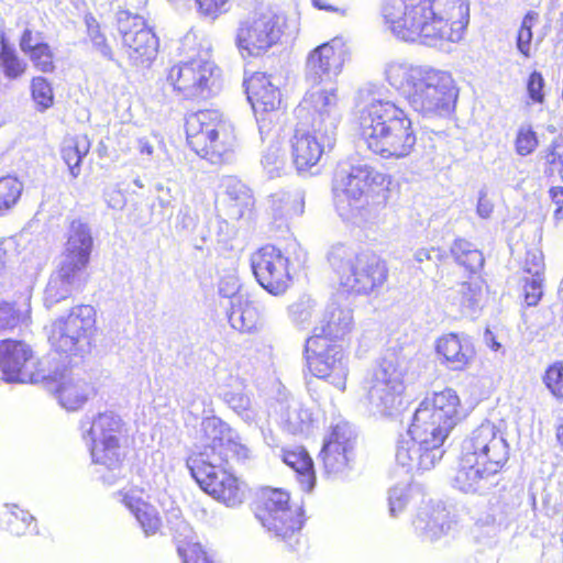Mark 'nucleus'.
Returning <instances> with one entry per match:
<instances>
[{"label": "nucleus", "mask_w": 563, "mask_h": 563, "mask_svg": "<svg viewBox=\"0 0 563 563\" xmlns=\"http://www.w3.org/2000/svg\"><path fill=\"white\" fill-rule=\"evenodd\" d=\"M203 445L186 460V466L199 487L229 507L243 500L239 478L229 471V461L249 459L250 450L241 442L239 433L227 422L212 416L200 423Z\"/></svg>", "instance_id": "f257e3e1"}, {"label": "nucleus", "mask_w": 563, "mask_h": 563, "mask_svg": "<svg viewBox=\"0 0 563 563\" xmlns=\"http://www.w3.org/2000/svg\"><path fill=\"white\" fill-rule=\"evenodd\" d=\"M382 13L397 38L427 46L459 42L470 21L467 0H385Z\"/></svg>", "instance_id": "f03ea898"}, {"label": "nucleus", "mask_w": 563, "mask_h": 563, "mask_svg": "<svg viewBox=\"0 0 563 563\" xmlns=\"http://www.w3.org/2000/svg\"><path fill=\"white\" fill-rule=\"evenodd\" d=\"M295 113L298 122L290 140L291 157L297 170L305 172L335 144L340 121L335 90L307 92Z\"/></svg>", "instance_id": "7ed1b4c3"}, {"label": "nucleus", "mask_w": 563, "mask_h": 563, "mask_svg": "<svg viewBox=\"0 0 563 563\" xmlns=\"http://www.w3.org/2000/svg\"><path fill=\"white\" fill-rule=\"evenodd\" d=\"M385 75L388 84L421 115L448 117L454 111L459 89L449 71L393 60L386 65Z\"/></svg>", "instance_id": "20e7f679"}, {"label": "nucleus", "mask_w": 563, "mask_h": 563, "mask_svg": "<svg viewBox=\"0 0 563 563\" xmlns=\"http://www.w3.org/2000/svg\"><path fill=\"white\" fill-rule=\"evenodd\" d=\"M362 140L386 159L409 157L416 150L417 131L409 114L395 102L372 99L358 113Z\"/></svg>", "instance_id": "39448f33"}, {"label": "nucleus", "mask_w": 563, "mask_h": 563, "mask_svg": "<svg viewBox=\"0 0 563 563\" xmlns=\"http://www.w3.org/2000/svg\"><path fill=\"white\" fill-rule=\"evenodd\" d=\"M386 176L367 165H342L333 179V201L344 221L375 220L387 203Z\"/></svg>", "instance_id": "423d86ee"}, {"label": "nucleus", "mask_w": 563, "mask_h": 563, "mask_svg": "<svg viewBox=\"0 0 563 563\" xmlns=\"http://www.w3.org/2000/svg\"><path fill=\"white\" fill-rule=\"evenodd\" d=\"M81 438L89 449L92 463L104 467L108 474H101V481L113 485L122 476V453L120 438L123 422L114 411L86 413L79 422Z\"/></svg>", "instance_id": "0eeeda50"}, {"label": "nucleus", "mask_w": 563, "mask_h": 563, "mask_svg": "<svg viewBox=\"0 0 563 563\" xmlns=\"http://www.w3.org/2000/svg\"><path fill=\"white\" fill-rule=\"evenodd\" d=\"M328 262L347 292L367 295L387 279L385 262L373 252L358 253L345 244H335L328 253Z\"/></svg>", "instance_id": "6e6552de"}, {"label": "nucleus", "mask_w": 563, "mask_h": 563, "mask_svg": "<svg viewBox=\"0 0 563 563\" xmlns=\"http://www.w3.org/2000/svg\"><path fill=\"white\" fill-rule=\"evenodd\" d=\"M188 145L211 164L228 163L233 157L235 135L233 125L218 110L191 113L186 119Z\"/></svg>", "instance_id": "1a4fd4ad"}, {"label": "nucleus", "mask_w": 563, "mask_h": 563, "mask_svg": "<svg viewBox=\"0 0 563 563\" xmlns=\"http://www.w3.org/2000/svg\"><path fill=\"white\" fill-rule=\"evenodd\" d=\"M95 330L96 310L90 305H78L67 316L52 322L48 343L52 350L65 358H82L90 352Z\"/></svg>", "instance_id": "9d476101"}, {"label": "nucleus", "mask_w": 563, "mask_h": 563, "mask_svg": "<svg viewBox=\"0 0 563 563\" xmlns=\"http://www.w3.org/2000/svg\"><path fill=\"white\" fill-rule=\"evenodd\" d=\"M405 369L395 354L384 356L364 380L366 405L374 416H391L401 405Z\"/></svg>", "instance_id": "9b49d317"}, {"label": "nucleus", "mask_w": 563, "mask_h": 563, "mask_svg": "<svg viewBox=\"0 0 563 563\" xmlns=\"http://www.w3.org/2000/svg\"><path fill=\"white\" fill-rule=\"evenodd\" d=\"M254 514L268 533L294 548V542L298 541L303 518L301 508L290 507L287 492L277 488L262 492Z\"/></svg>", "instance_id": "f8f14e48"}, {"label": "nucleus", "mask_w": 563, "mask_h": 563, "mask_svg": "<svg viewBox=\"0 0 563 563\" xmlns=\"http://www.w3.org/2000/svg\"><path fill=\"white\" fill-rule=\"evenodd\" d=\"M282 36L280 19L272 11H253L242 16L235 30L234 44L242 58L258 57Z\"/></svg>", "instance_id": "ddd939ff"}, {"label": "nucleus", "mask_w": 563, "mask_h": 563, "mask_svg": "<svg viewBox=\"0 0 563 563\" xmlns=\"http://www.w3.org/2000/svg\"><path fill=\"white\" fill-rule=\"evenodd\" d=\"M461 402L456 391L445 388L426 398L416 409L412 422L428 430L437 441H445L451 430L462 419Z\"/></svg>", "instance_id": "4468645a"}, {"label": "nucleus", "mask_w": 563, "mask_h": 563, "mask_svg": "<svg viewBox=\"0 0 563 563\" xmlns=\"http://www.w3.org/2000/svg\"><path fill=\"white\" fill-rule=\"evenodd\" d=\"M443 443V441L435 442V437L428 430L411 422L407 433L398 440L396 462L407 472L429 471L442 459Z\"/></svg>", "instance_id": "2eb2a0df"}, {"label": "nucleus", "mask_w": 563, "mask_h": 563, "mask_svg": "<svg viewBox=\"0 0 563 563\" xmlns=\"http://www.w3.org/2000/svg\"><path fill=\"white\" fill-rule=\"evenodd\" d=\"M35 364L32 349L23 341L12 339L0 341V380L8 384L57 382V373L37 369Z\"/></svg>", "instance_id": "dca6fc26"}, {"label": "nucleus", "mask_w": 563, "mask_h": 563, "mask_svg": "<svg viewBox=\"0 0 563 563\" xmlns=\"http://www.w3.org/2000/svg\"><path fill=\"white\" fill-rule=\"evenodd\" d=\"M303 355L309 371L318 378L329 379L338 389H345L347 377L343 347L327 338L310 336L306 340Z\"/></svg>", "instance_id": "f3484780"}, {"label": "nucleus", "mask_w": 563, "mask_h": 563, "mask_svg": "<svg viewBox=\"0 0 563 563\" xmlns=\"http://www.w3.org/2000/svg\"><path fill=\"white\" fill-rule=\"evenodd\" d=\"M220 75V69L210 58L179 60L167 75V81L185 98H208Z\"/></svg>", "instance_id": "a211bd4d"}, {"label": "nucleus", "mask_w": 563, "mask_h": 563, "mask_svg": "<svg viewBox=\"0 0 563 563\" xmlns=\"http://www.w3.org/2000/svg\"><path fill=\"white\" fill-rule=\"evenodd\" d=\"M461 451L499 472L509 459V444L505 434L490 421L473 429L462 441Z\"/></svg>", "instance_id": "6ab92c4d"}, {"label": "nucleus", "mask_w": 563, "mask_h": 563, "mask_svg": "<svg viewBox=\"0 0 563 563\" xmlns=\"http://www.w3.org/2000/svg\"><path fill=\"white\" fill-rule=\"evenodd\" d=\"M355 443L356 433L349 422L342 421L332 428L320 452L328 478L344 479L350 475L355 459Z\"/></svg>", "instance_id": "aec40b11"}, {"label": "nucleus", "mask_w": 563, "mask_h": 563, "mask_svg": "<svg viewBox=\"0 0 563 563\" xmlns=\"http://www.w3.org/2000/svg\"><path fill=\"white\" fill-rule=\"evenodd\" d=\"M250 262L256 282L267 292L279 296L289 288V258L280 249L266 244L251 255Z\"/></svg>", "instance_id": "412c9836"}, {"label": "nucleus", "mask_w": 563, "mask_h": 563, "mask_svg": "<svg viewBox=\"0 0 563 563\" xmlns=\"http://www.w3.org/2000/svg\"><path fill=\"white\" fill-rule=\"evenodd\" d=\"M117 25L130 64L148 68L156 58L158 38L146 25L144 16H134V21L129 22V14L121 13Z\"/></svg>", "instance_id": "4be33fe9"}, {"label": "nucleus", "mask_w": 563, "mask_h": 563, "mask_svg": "<svg viewBox=\"0 0 563 563\" xmlns=\"http://www.w3.org/2000/svg\"><path fill=\"white\" fill-rule=\"evenodd\" d=\"M346 47L342 37H334L311 49L305 62V80L314 87L331 82L342 71Z\"/></svg>", "instance_id": "5701e85b"}, {"label": "nucleus", "mask_w": 563, "mask_h": 563, "mask_svg": "<svg viewBox=\"0 0 563 563\" xmlns=\"http://www.w3.org/2000/svg\"><path fill=\"white\" fill-rule=\"evenodd\" d=\"M499 471L479 463L476 457L461 451L453 486L466 494L484 495L497 485Z\"/></svg>", "instance_id": "b1692460"}, {"label": "nucleus", "mask_w": 563, "mask_h": 563, "mask_svg": "<svg viewBox=\"0 0 563 563\" xmlns=\"http://www.w3.org/2000/svg\"><path fill=\"white\" fill-rule=\"evenodd\" d=\"M454 523L450 510L441 501H430L418 510L412 526L423 542H434L446 536Z\"/></svg>", "instance_id": "393cba45"}, {"label": "nucleus", "mask_w": 563, "mask_h": 563, "mask_svg": "<svg viewBox=\"0 0 563 563\" xmlns=\"http://www.w3.org/2000/svg\"><path fill=\"white\" fill-rule=\"evenodd\" d=\"M66 243L60 262L77 269L86 271L93 249V236L90 225L81 219L69 223Z\"/></svg>", "instance_id": "a878e982"}, {"label": "nucleus", "mask_w": 563, "mask_h": 563, "mask_svg": "<svg viewBox=\"0 0 563 563\" xmlns=\"http://www.w3.org/2000/svg\"><path fill=\"white\" fill-rule=\"evenodd\" d=\"M247 100L254 113L278 111L280 92L273 84L272 77L265 73H254L243 81Z\"/></svg>", "instance_id": "bb28decb"}, {"label": "nucleus", "mask_w": 563, "mask_h": 563, "mask_svg": "<svg viewBox=\"0 0 563 563\" xmlns=\"http://www.w3.org/2000/svg\"><path fill=\"white\" fill-rule=\"evenodd\" d=\"M435 352L441 357V364L451 371H464L475 355L468 338L456 333L440 336L435 342Z\"/></svg>", "instance_id": "cd10ccee"}, {"label": "nucleus", "mask_w": 563, "mask_h": 563, "mask_svg": "<svg viewBox=\"0 0 563 563\" xmlns=\"http://www.w3.org/2000/svg\"><path fill=\"white\" fill-rule=\"evenodd\" d=\"M85 271L77 269L63 262L58 268L51 275L44 292V305L51 309L64 299H67L74 290L82 285V274Z\"/></svg>", "instance_id": "c85d7f7f"}, {"label": "nucleus", "mask_w": 563, "mask_h": 563, "mask_svg": "<svg viewBox=\"0 0 563 563\" xmlns=\"http://www.w3.org/2000/svg\"><path fill=\"white\" fill-rule=\"evenodd\" d=\"M122 504L135 517L146 537L158 532L162 521L157 509L143 499L142 492L130 489L121 493Z\"/></svg>", "instance_id": "c756f323"}, {"label": "nucleus", "mask_w": 563, "mask_h": 563, "mask_svg": "<svg viewBox=\"0 0 563 563\" xmlns=\"http://www.w3.org/2000/svg\"><path fill=\"white\" fill-rule=\"evenodd\" d=\"M228 319L235 330L241 332L255 331L262 325L261 306L258 302L251 300L247 295H238L228 311Z\"/></svg>", "instance_id": "7c9ffc66"}, {"label": "nucleus", "mask_w": 563, "mask_h": 563, "mask_svg": "<svg viewBox=\"0 0 563 563\" xmlns=\"http://www.w3.org/2000/svg\"><path fill=\"white\" fill-rule=\"evenodd\" d=\"M222 187L228 199V217L231 220H241L249 217L254 206V198L250 188L233 176L224 177Z\"/></svg>", "instance_id": "2f4dec72"}, {"label": "nucleus", "mask_w": 563, "mask_h": 563, "mask_svg": "<svg viewBox=\"0 0 563 563\" xmlns=\"http://www.w3.org/2000/svg\"><path fill=\"white\" fill-rule=\"evenodd\" d=\"M282 460L289 466L297 477V482L303 492L310 493L316 485V472L313 461L302 446L282 450Z\"/></svg>", "instance_id": "473e14b6"}, {"label": "nucleus", "mask_w": 563, "mask_h": 563, "mask_svg": "<svg viewBox=\"0 0 563 563\" xmlns=\"http://www.w3.org/2000/svg\"><path fill=\"white\" fill-rule=\"evenodd\" d=\"M268 203L275 220L288 221L303 213L305 192L300 188L279 190L269 196Z\"/></svg>", "instance_id": "72a5a7b5"}, {"label": "nucleus", "mask_w": 563, "mask_h": 563, "mask_svg": "<svg viewBox=\"0 0 563 563\" xmlns=\"http://www.w3.org/2000/svg\"><path fill=\"white\" fill-rule=\"evenodd\" d=\"M180 511L173 514L175 521L168 520L170 530L175 532V538H183L184 541L192 539V529L185 520L178 517ZM177 551L183 558V563H214L198 542H187L183 544V540H178Z\"/></svg>", "instance_id": "f704fd0d"}, {"label": "nucleus", "mask_w": 563, "mask_h": 563, "mask_svg": "<svg viewBox=\"0 0 563 563\" xmlns=\"http://www.w3.org/2000/svg\"><path fill=\"white\" fill-rule=\"evenodd\" d=\"M352 311L336 306L329 307L325 320L316 327L312 336L327 338L330 342L342 339L352 328Z\"/></svg>", "instance_id": "c9c22d12"}, {"label": "nucleus", "mask_w": 563, "mask_h": 563, "mask_svg": "<svg viewBox=\"0 0 563 563\" xmlns=\"http://www.w3.org/2000/svg\"><path fill=\"white\" fill-rule=\"evenodd\" d=\"M62 382L56 388L59 405L68 411L79 409L88 399L92 388L80 378L60 375Z\"/></svg>", "instance_id": "e433bc0d"}, {"label": "nucleus", "mask_w": 563, "mask_h": 563, "mask_svg": "<svg viewBox=\"0 0 563 563\" xmlns=\"http://www.w3.org/2000/svg\"><path fill=\"white\" fill-rule=\"evenodd\" d=\"M311 413L295 399L280 404L279 424L290 434H303L309 431Z\"/></svg>", "instance_id": "4c0bfd02"}, {"label": "nucleus", "mask_w": 563, "mask_h": 563, "mask_svg": "<svg viewBox=\"0 0 563 563\" xmlns=\"http://www.w3.org/2000/svg\"><path fill=\"white\" fill-rule=\"evenodd\" d=\"M90 146V140L87 135H77L65 141L62 148V157L74 178L79 176L82 159L89 153Z\"/></svg>", "instance_id": "58836bf2"}, {"label": "nucleus", "mask_w": 563, "mask_h": 563, "mask_svg": "<svg viewBox=\"0 0 563 563\" xmlns=\"http://www.w3.org/2000/svg\"><path fill=\"white\" fill-rule=\"evenodd\" d=\"M26 66L15 47L5 40L4 35H0V73L4 78L18 79L25 73Z\"/></svg>", "instance_id": "ea45409f"}, {"label": "nucleus", "mask_w": 563, "mask_h": 563, "mask_svg": "<svg viewBox=\"0 0 563 563\" xmlns=\"http://www.w3.org/2000/svg\"><path fill=\"white\" fill-rule=\"evenodd\" d=\"M451 253L455 262L470 273H477L484 266L482 252L467 240L456 239L451 246Z\"/></svg>", "instance_id": "a19ab883"}, {"label": "nucleus", "mask_w": 563, "mask_h": 563, "mask_svg": "<svg viewBox=\"0 0 563 563\" xmlns=\"http://www.w3.org/2000/svg\"><path fill=\"white\" fill-rule=\"evenodd\" d=\"M8 510L7 528L13 536L36 534L38 532L35 518L15 504H5Z\"/></svg>", "instance_id": "79ce46f5"}, {"label": "nucleus", "mask_w": 563, "mask_h": 563, "mask_svg": "<svg viewBox=\"0 0 563 563\" xmlns=\"http://www.w3.org/2000/svg\"><path fill=\"white\" fill-rule=\"evenodd\" d=\"M23 183L14 175L0 176V218L7 216L20 201Z\"/></svg>", "instance_id": "37998d69"}, {"label": "nucleus", "mask_w": 563, "mask_h": 563, "mask_svg": "<svg viewBox=\"0 0 563 563\" xmlns=\"http://www.w3.org/2000/svg\"><path fill=\"white\" fill-rule=\"evenodd\" d=\"M176 51L177 55L184 58L183 60L210 58L209 43L205 38H200L192 29L179 38Z\"/></svg>", "instance_id": "c03bdc74"}, {"label": "nucleus", "mask_w": 563, "mask_h": 563, "mask_svg": "<svg viewBox=\"0 0 563 563\" xmlns=\"http://www.w3.org/2000/svg\"><path fill=\"white\" fill-rule=\"evenodd\" d=\"M224 402L249 426L257 424V412L251 399L241 390H224Z\"/></svg>", "instance_id": "a18cd8bd"}, {"label": "nucleus", "mask_w": 563, "mask_h": 563, "mask_svg": "<svg viewBox=\"0 0 563 563\" xmlns=\"http://www.w3.org/2000/svg\"><path fill=\"white\" fill-rule=\"evenodd\" d=\"M454 301L460 306L462 313L472 314L478 307L482 297V287L477 282H464L455 290Z\"/></svg>", "instance_id": "49530a36"}, {"label": "nucleus", "mask_w": 563, "mask_h": 563, "mask_svg": "<svg viewBox=\"0 0 563 563\" xmlns=\"http://www.w3.org/2000/svg\"><path fill=\"white\" fill-rule=\"evenodd\" d=\"M541 157L545 161L544 174L548 177L559 176L563 181V140L554 139L551 144L541 152Z\"/></svg>", "instance_id": "de8ad7c7"}, {"label": "nucleus", "mask_w": 563, "mask_h": 563, "mask_svg": "<svg viewBox=\"0 0 563 563\" xmlns=\"http://www.w3.org/2000/svg\"><path fill=\"white\" fill-rule=\"evenodd\" d=\"M539 19L536 11H528L520 24L517 33L516 46L521 55L526 58L531 57V42L533 37L532 29Z\"/></svg>", "instance_id": "09e8293b"}, {"label": "nucleus", "mask_w": 563, "mask_h": 563, "mask_svg": "<svg viewBox=\"0 0 563 563\" xmlns=\"http://www.w3.org/2000/svg\"><path fill=\"white\" fill-rule=\"evenodd\" d=\"M31 96L36 110L43 112L54 103V92L51 82L42 77H34L31 81Z\"/></svg>", "instance_id": "8fccbe9b"}, {"label": "nucleus", "mask_w": 563, "mask_h": 563, "mask_svg": "<svg viewBox=\"0 0 563 563\" xmlns=\"http://www.w3.org/2000/svg\"><path fill=\"white\" fill-rule=\"evenodd\" d=\"M87 34L93 48L106 59L113 60V52L107 42L106 35L100 31L98 21L88 14L85 18Z\"/></svg>", "instance_id": "3c124183"}, {"label": "nucleus", "mask_w": 563, "mask_h": 563, "mask_svg": "<svg viewBox=\"0 0 563 563\" xmlns=\"http://www.w3.org/2000/svg\"><path fill=\"white\" fill-rule=\"evenodd\" d=\"M261 164L269 178L279 177L285 169L286 158L278 143H272L264 152Z\"/></svg>", "instance_id": "603ef678"}, {"label": "nucleus", "mask_w": 563, "mask_h": 563, "mask_svg": "<svg viewBox=\"0 0 563 563\" xmlns=\"http://www.w3.org/2000/svg\"><path fill=\"white\" fill-rule=\"evenodd\" d=\"M411 485L401 483L388 490V508L390 517L402 514L411 499Z\"/></svg>", "instance_id": "864d4df0"}, {"label": "nucleus", "mask_w": 563, "mask_h": 563, "mask_svg": "<svg viewBox=\"0 0 563 563\" xmlns=\"http://www.w3.org/2000/svg\"><path fill=\"white\" fill-rule=\"evenodd\" d=\"M23 306L24 310L15 307V303L0 302V331L13 329L27 318L30 307L26 302Z\"/></svg>", "instance_id": "5fc2aeb1"}, {"label": "nucleus", "mask_w": 563, "mask_h": 563, "mask_svg": "<svg viewBox=\"0 0 563 563\" xmlns=\"http://www.w3.org/2000/svg\"><path fill=\"white\" fill-rule=\"evenodd\" d=\"M445 252L439 247H421L413 253V260L424 274L437 271L444 260Z\"/></svg>", "instance_id": "6e6d98bb"}, {"label": "nucleus", "mask_w": 563, "mask_h": 563, "mask_svg": "<svg viewBox=\"0 0 563 563\" xmlns=\"http://www.w3.org/2000/svg\"><path fill=\"white\" fill-rule=\"evenodd\" d=\"M41 73H53L55 69L54 52L48 43L23 53Z\"/></svg>", "instance_id": "4d7b16f0"}, {"label": "nucleus", "mask_w": 563, "mask_h": 563, "mask_svg": "<svg viewBox=\"0 0 563 563\" xmlns=\"http://www.w3.org/2000/svg\"><path fill=\"white\" fill-rule=\"evenodd\" d=\"M539 145L537 133L531 125H521L517 131L515 141L516 153L520 156H528Z\"/></svg>", "instance_id": "13d9d810"}, {"label": "nucleus", "mask_w": 563, "mask_h": 563, "mask_svg": "<svg viewBox=\"0 0 563 563\" xmlns=\"http://www.w3.org/2000/svg\"><path fill=\"white\" fill-rule=\"evenodd\" d=\"M543 383L554 397L563 398V362H555L547 368Z\"/></svg>", "instance_id": "bf43d9fd"}, {"label": "nucleus", "mask_w": 563, "mask_h": 563, "mask_svg": "<svg viewBox=\"0 0 563 563\" xmlns=\"http://www.w3.org/2000/svg\"><path fill=\"white\" fill-rule=\"evenodd\" d=\"M256 117L258 132L262 141L274 140L279 132V129L274 124L278 114L277 111L254 113Z\"/></svg>", "instance_id": "052dcab7"}, {"label": "nucleus", "mask_w": 563, "mask_h": 563, "mask_svg": "<svg viewBox=\"0 0 563 563\" xmlns=\"http://www.w3.org/2000/svg\"><path fill=\"white\" fill-rule=\"evenodd\" d=\"M200 15L216 20L228 12L230 0H194Z\"/></svg>", "instance_id": "680f3d73"}, {"label": "nucleus", "mask_w": 563, "mask_h": 563, "mask_svg": "<svg viewBox=\"0 0 563 563\" xmlns=\"http://www.w3.org/2000/svg\"><path fill=\"white\" fill-rule=\"evenodd\" d=\"M147 0H112V8L115 10L117 24L121 13L129 14V22L134 21V16H143L140 11L145 8Z\"/></svg>", "instance_id": "e2e57ef3"}, {"label": "nucleus", "mask_w": 563, "mask_h": 563, "mask_svg": "<svg viewBox=\"0 0 563 563\" xmlns=\"http://www.w3.org/2000/svg\"><path fill=\"white\" fill-rule=\"evenodd\" d=\"M314 301L309 297H302L289 307V314L297 324H305L312 317Z\"/></svg>", "instance_id": "0e129e2a"}, {"label": "nucleus", "mask_w": 563, "mask_h": 563, "mask_svg": "<svg viewBox=\"0 0 563 563\" xmlns=\"http://www.w3.org/2000/svg\"><path fill=\"white\" fill-rule=\"evenodd\" d=\"M542 276H531L525 284V301L527 306H537L543 296Z\"/></svg>", "instance_id": "69168bd1"}, {"label": "nucleus", "mask_w": 563, "mask_h": 563, "mask_svg": "<svg viewBox=\"0 0 563 563\" xmlns=\"http://www.w3.org/2000/svg\"><path fill=\"white\" fill-rule=\"evenodd\" d=\"M47 43L43 32L25 27L20 36L19 46L22 53L34 49Z\"/></svg>", "instance_id": "338daca9"}, {"label": "nucleus", "mask_w": 563, "mask_h": 563, "mask_svg": "<svg viewBox=\"0 0 563 563\" xmlns=\"http://www.w3.org/2000/svg\"><path fill=\"white\" fill-rule=\"evenodd\" d=\"M544 79L540 71L533 70L527 82V90L529 98L536 103H542L544 99L543 95Z\"/></svg>", "instance_id": "774afa93"}]
</instances>
